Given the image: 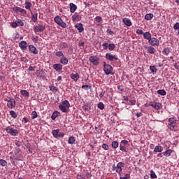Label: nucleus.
Instances as JSON below:
<instances>
[{
  "label": "nucleus",
  "instance_id": "nucleus-35",
  "mask_svg": "<svg viewBox=\"0 0 179 179\" xmlns=\"http://www.w3.org/2000/svg\"><path fill=\"white\" fill-rule=\"evenodd\" d=\"M62 106H64L67 107V108H69V107H71V104L69 103V101H68V100H64L62 102Z\"/></svg>",
  "mask_w": 179,
  "mask_h": 179
},
{
  "label": "nucleus",
  "instance_id": "nucleus-24",
  "mask_svg": "<svg viewBox=\"0 0 179 179\" xmlns=\"http://www.w3.org/2000/svg\"><path fill=\"white\" fill-rule=\"evenodd\" d=\"M59 110H61V111H62V113H66V111H68L69 108L65 106L64 105L59 104Z\"/></svg>",
  "mask_w": 179,
  "mask_h": 179
},
{
  "label": "nucleus",
  "instance_id": "nucleus-41",
  "mask_svg": "<svg viewBox=\"0 0 179 179\" xmlns=\"http://www.w3.org/2000/svg\"><path fill=\"white\" fill-rule=\"evenodd\" d=\"M118 141H113L112 143V148H113V149H117V148H118Z\"/></svg>",
  "mask_w": 179,
  "mask_h": 179
},
{
  "label": "nucleus",
  "instance_id": "nucleus-15",
  "mask_svg": "<svg viewBox=\"0 0 179 179\" xmlns=\"http://www.w3.org/2000/svg\"><path fill=\"white\" fill-rule=\"evenodd\" d=\"M19 45H20L21 50H22L24 51L27 50V43H26V41H21Z\"/></svg>",
  "mask_w": 179,
  "mask_h": 179
},
{
  "label": "nucleus",
  "instance_id": "nucleus-37",
  "mask_svg": "<svg viewBox=\"0 0 179 179\" xmlns=\"http://www.w3.org/2000/svg\"><path fill=\"white\" fill-rule=\"evenodd\" d=\"M75 137L71 136L69 137L68 142L70 145H73V143H75Z\"/></svg>",
  "mask_w": 179,
  "mask_h": 179
},
{
  "label": "nucleus",
  "instance_id": "nucleus-48",
  "mask_svg": "<svg viewBox=\"0 0 179 179\" xmlns=\"http://www.w3.org/2000/svg\"><path fill=\"white\" fill-rule=\"evenodd\" d=\"M73 20H79L80 19V16L79 15H73L72 16Z\"/></svg>",
  "mask_w": 179,
  "mask_h": 179
},
{
  "label": "nucleus",
  "instance_id": "nucleus-59",
  "mask_svg": "<svg viewBox=\"0 0 179 179\" xmlns=\"http://www.w3.org/2000/svg\"><path fill=\"white\" fill-rule=\"evenodd\" d=\"M136 34H144L145 33L143 32V31L142 29H137L136 30Z\"/></svg>",
  "mask_w": 179,
  "mask_h": 179
},
{
  "label": "nucleus",
  "instance_id": "nucleus-25",
  "mask_svg": "<svg viewBox=\"0 0 179 179\" xmlns=\"http://www.w3.org/2000/svg\"><path fill=\"white\" fill-rule=\"evenodd\" d=\"M71 79H73V80L77 82V80H79V78H80L79 73H76V74L72 73L71 75Z\"/></svg>",
  "mask_w": 179,
  "mask_h": 179
},
{
  "label": "nucleus",
  "instance_id": "nucleus-60",
  "mask_svg": "<svg viewBox=\"0 0 179 179\" xmlns=\"http://www.w3.org/2000/svg\"><path fill=\"white\" fill-rule=\"evenodd\" d=\"M103 50H107L108 48V43H106L102 45Z\"/></svg>",
  "mask_w": 179,
  "mask_h": 179
},
{
  "label": "nucleus",
  "instance_id": "nucleus-20",
  "mask_svg": "<svg viewBox=\"0 0 179 179\" xmlns=\"http://www.w3.org/2000/svg\"><path fill=\"white\" fill-rule=\"evenodd\" d=\"M36 75L38 78H44V76H45V74L43 70H38L36 71Z\"/></svg>",
  "mask_w": 179,
  "mask_h": 179
},
{
  "label": "nucleus",
  "instance_id": "nucleus-18",
  "mask_svg": "<svg viewBox=\"0 0 179 179\" xmlns=\"http://www.w3.org/2000/svg\"><path fill=\"white\" fill-rule=\"evenodd\" d=\"M69 6H70V12L71 13H74L76 9H78V6H76V5L74 4L73 3H70Z\"/></svg>",
  "mask_w": 179,
  "mask_h": 179
},
{
  "label": "nucleus",
  "instance_id": "nucleus-43",
  "mask_svg": "<svg viewBox=\"0 0 179 179\" xmlns=\"http://www.w3.org/2000/svg\"><path fill=\"white\" fill-rule=\"evenodd\" d=\"M97 107L100 110H104V103H103V102H99L97 105Z\"/></svg>",
  "mask_w": 179,
  "mask_h": 179
},
{
  "label": "nucleus",
  "instance_id": "nucleus-42",
  "mask_svg": "<svg viewBox=\"0 0 179 179\" xmlns=\"http://www.w3.org/2000/svg\"><path fill=\"white\" fill-rule=\"evenodd\" d=\"M150 178H153V179L157 178V176L153 171H150Z\"/></svg>",
  "mask_w": 179,
  "mask_h": 179
},
{
  "label": "nucleus",
  "instance_id": "nucleus-64",
  "mask_svg": "<svg viewBox=\"0 0 179 179\" xmlns=\"http://www.w3.org/2000/svg\"><path fill=\"white\" fill-rule=\"evenodd\" d=\"M77 179H86V178L85 176H83V175H78Z\"/></svg>",
  "mask_w": 179,
  "mask_h": 179
},
{
  "label": "nucleus",
  "instance_id": "nucleus-57",
  "mask_svg": "<svg viewBox=\"0 0 179 179\" xmlns=\"http://www.w3.org/2000/svg\"><path fill=\"white\" fill-rule=\"evenodd\" d=\"M95 20L96 22H97V23H100V22H101V17L100 16L96 17Z\"/></svg>",
  "mask_w": 179,
  "mask_h": 179
},
{
  "label": "nucleus",
  "instance_id": "nucleus-39",
  "mask_svg": "<svg viewBox=\"0 0 179 179\" xmlns=\"http://www.w3.org/2000/svg\"><path fill=\"white\" fill-rule=\"evenodd\" d=\"M150 69L152 73H156V72H157V69H156V66H150Z\"/></svg>",
  "mask_w": 179,
  "mask_h": 179
},
{
  "label": "nucleus",
  "instance_id": "nucleus-29",
  "mask_svg": "<svg viewBox=\"0 0 179 179\" xmlns=\"http://www.w3.org/2000/svg\"><path fill=\"white\" fill-rule=\"evenodd\" d=\"M38 16V14L37 13L33 14V13H31V20L32 22H34V23H36V22H37Z\"/></svg>",
  "mask_w": 179,
  "mask_h": 179
},
{
  "label": "nucleus",
  "instance_id": "nucleus-45",
  "mask_svg": "<svg viewBox=\"0 0 179 179\" xmlns=\"http://www.w3.org/2000/svg\"><path fill=\"white\" fill-rule=\"evenodd\" d=\"M50 90H51V92H58V88H57V87H55V86L51 85V86H50Z\"/></svg>",
  "mask_w": 179,
  "mask_h": 179
},
{
  "label": "nucleus",
  "instance_id": "nucleus-55",
  "mask_svg": "<svg viewBox=\"0 0 179 179\" xmlns=\"http://www.w3.org/2000/svg\"><path fill=\"white\" fill-rule=\"evenodd\" d=\"M11 27H13V29H16V27H17V22H13L11 23Z\"/></svg>",
  "mask_w": 179,
  "mask_h": 179
},
{
  "label": "nucleus",
  "instance_id": "nucleus-2",
  "mask_svg": "<svg viewBox=\"0 0 179 179\" xmlns=\"http://www.w3.org/2000/svg\"><path fill=\"white\" fill-rule=\"evenodd\" d=\"M6 101H7V107L10 110L16 107V101L13 98L8 97V99H6Z\"/></svg>",
  "mask_w": 179,
  "mask_h": 179
},
{
  "label": "nucleus",
  "instance_id": "nucleus-32",
  "mask_svg": "<svg viewBox=\"0 0 179 179\" xmlns=\"http://www.w3.org/2000/svg\"><path fill=\"white\" fill-rule=\"evenodd\" d=\"M158 94H160V96H166L167 93L166 92V90H159L157 91Z\"/></svg>",
  "mask_w": 179,
  "mask_h": 179
},
{
  "label": "nucleus",
  "instance_id": "nucleus-4",
  "mask_svg": "<svg viewBox=\"0 0 179 179\" xmlns=\"http://www.w3.org/2000/svg\"><path fill=\"white\" fill-rule=\"evenodd\" d=\"M90 62L94 65H99L100 64V58L97 56H91L89 59Z\"/></svg>",
  "mask_w": 179,
  "mask_h": 179
},
{
  "label": "nucleus",
  "instance_id": "nucleus-61",
  "mask_svg": "<svg viewBox=\"0 0 179 179\" xmlns=\"http://www.w3.org/2000/svg\"><path fill=\"white\" fill-rule=\"evenodd\" d=\"M84 108L85 110H87V111H89V110H90V106H89V104H85Z\"/></svg>",
  "mask_w": 179,
  "mask_h": 179
},
{
  "label": "nucleus",
  "instance_id": "nucleus-22",
  "mask_svg": "<svg viewBox=\"0 0 179 179\" xmlns=\"http://www.w3.org/2000/svg\"><path fill=\"white\" fill-rule=\"evenodd\" d=\"M20 93L23 97H30V93L27 90H22L20 91Z\"/></svg>",
  "mask_w": 179,
  "mask_h": 179
},
{
  "label": "nucleus",
  "instance_id": "nucleus-19",
  "mask_svg": "<svg viewBox=\"0 0 179 179\" xmlns=\"http://www.w3.org/2000/svg\"><path fill=\"white\" fill-rule=\"evenodd\" d=\"M29 51L32 52V54H38V51H37V49L33 45H29Z\"/></svg>",
  "mask_w": 179,
  "mask_h": 179
},
{
  "label": "nucleus",
  "instance_id": "nucleus-1",
  "mask_svg": "<svg viewBox=\"0 0 179 179\" xmlns=\"http://www.w3.org/2000/svg\"><path fill=\"white\" fill-rule=\"evenodd\" d=\"M171 131H177V120L173 117H171L169 119L168 124Z\"/></svg>",
  "mask_w": 179,
  "mask_h": 179
},
{
  "label": "nucleus",
  "instance_id": "nucleus-9",
  "mask_svg": "<svg viewBox=\"0 0 179 179\" xmlns=\"http://www.w3.org/2000/svg\"><path fill=\"white\" fill-rule=\"evenodd\" d=\"M150 106H151V107H153V108H155V110H160L163 108V105L157 102H151L150 103Z\"/></svg>",
  "mask_w": 179,
  "mask_h": 179
},
{
  "label": "nucleus",
  "instance_id": "nucleus-6",
  "mask_svg": "<svg viewBox=\"0 0 179 179\" xmlns=\"http://www.w3.org/2000/svg\"><path fill=\"white\" fill-rule=\"evenodd\" d=\"M103 71L106 73V75H114V73H113V66L111 65H105V67H103Z\"/></svg>",
  "mask_w": 179,
  "mask_h": 179
},
{
  "label": "nucleus",
  "instance_id": "nucleus-49",
  "mask_svg": "<svg viewBox=\"0 0 179 179\" xmlns=\"http://www.w3.org/2000/svg\"><path fill=\"white\" fill-rule=\"evenodd\" d=\"M120 149L122 152H127V148L121 144L120 145Z\"/></svg>",
  "mask_w": 179,
  "mask_h": 179
},
{
  "label": "nucleus",
  "instance_id": "nucleus-31",
  "mask_svg": "<svg viewBox=\"0 0 179 179\" xmlns=\"http://www.w3.org/2000/svg\"><path fill=\"white\" fill-rule=\"evenodd\" d=\"M0 166L1 167H6L8 166V162L5 159H0Z\"/></svg>",
  "mask_w": 179,
  "mask_h": 179
},
{
  "label": "nucleus",
  "instance_id": "nucleus-52",
  "mask_svg": "<svg viewBox=\"0 0 179 179\" xmlns=\"http://www.w3.org/2000/svg\"><path fill=\"white\" fill-rule=\"evenodd\" d=\"M174 30H178L179 31V22H176L173 26Z\"/></svg>",
  "mask_w": 179,
  "mask_h": 179
},
{
  "label": "nucleus",
  "instance_id": "nucleus-36",
  "mask_svg": "<svg viewBox=\"0 0 179 179\" xmlns=\"http://www.w3.org/2000/svg\"><path fill=\"white\" fill-rule=\"evenodd\" d=\"M10 115H11L12 118H17V114H16V112H15V110H10Z\"/></svg>",
  "mask_w": 179,
  "mask_h": 179
},
{
  "label": "nucleus",
  "instance_id": "nucleus-44",
  "mask_svg": "<svg viewBox=\"0 0 179 179\" xmlns=\"http://www.w3.org/2000/svg\"><path fill=\"white\" fill-rule=\"evenodd\" d=\"M16 22H17V26H21V27L24 26V23L22 20H17Z\"/></svg>",
  "mask_w": 179,
  "mask_h": 179
},
{
  "label": "nucleus",
  "instance_id": "nucleus-27",
  "mask_svg": "<svg viewBox=\"0 0 179 179\" xmlns=\"http://www.w3.org/2000/svg\"><path fill=\"white\" fill-rule=\"evenodd\" d=\"M84 177L86 179H90L92 177V172H89V171H84Z\"/></svg>",
  "mask_w": 179,
  "mask_h": 179
},
{
  "label": "nucleus",
  "instance_id": "nucleus-46",
  "mask_svg": "<svg viewBox=\"0 0 179 179\" xmlns=\"http://www.w3.org/2000/svg\"><path fill=\"white\" fill-rule=\"evenodd\" d=\"M55 56L56 57H64V53L62 51H58L55 52Z\"/></svg>",
  "mask_w": 179,
  "mask_h": 179
},
{
  "label": "nucleus",
  "instance_id": "nucleus-26",
  "mask_svg": "<svg viewBox=\"0 0 179 179\" xmlns=\"http://www.w3.org/2000/svg\"><path fill=\"white\" fill-rule=\"evenodd\" d=\"M171 153H173V150H167L166 151L162 152V155L166 156V157H169V156H171Z\"/></svg>",
  "mask_w": 179,
  "mask_h": 179
},
{
  "label": "nucleus",
  "instance_id": "nucleus-5",
  "mask_svg": "<svg viewBox=\"0 0 179 179\" xmlns=\"http://www.w3.org/2000/svg\"><path fill=\"white\" fill-rule=\"evenodd\" d=\"M55 22L57 24H59V26H61V27H62L63 29H65L66 27V23L64 22V21H62V19H61V17L58 16L55 17Z\"/></svg>",
  "mask_w": 179,
  "mask_h": 179
},
{
  "label": "nucleus",
  "instance_id": "nucleus-63",
  "mask_svg": "<svg viewBox=\"0 0 179 179\" xmlns=\"http://www.w3.org/2000/svg\"><path fill=\"white\" fill-rule=\"evenodd\" d=\"M15 145H16V146H17L19 148V147L22 146V142H20L19 141H16Z\"/></svg>",
  "mask_w": 179,
  "mask_h": 179
},
{
  "label": "nucleus",
  "instance_id": "nucleus-47",
  "mask_svg": "<svg viewBox=\"0 0 179 179\" xmlns=\"http://www.w3.org/2000/svg\"><path fill=\"white\" fill-rule=\"evenodd\" d=\"M114 48H115V45L114 43H110L108 45V50H110V51H113Z\"/></svg>",
  "mask_w": 179,
  "mask_h": 179
},
{
  "label": "nucleus",
  "instance_id": "nucleus-51",
  "mask_svg": "<svg viewBox=\"0 0 179 179\" xmlns=\"http://www.w3.org/2000/svg\"><path fill=\"white\" fill-rule=\"evenodd\" d=\"M105 94H106V91L102 90L101 92L99 94L100 99H103V97H104Z\"/></svg>",
  "mask_w": 179,
  "mask_h": 179
},
{
  "label": "nucleus",
  "instance_id": "nucleus-50",
  "mask_svg": "<svg viewBox=\"0 0 179 179\" xmlns=\"http://www.w3.org/2000/svg\"><path fill=\"white\" fill-rule=\"evenodd\" d=\"M82 89H84L85 90H88V89H92V86H89L87 85H84L82 87Z\"/></svg>",
  "mask_w": 179,
  "mask_h": 179
},
{
  "label": "nucleus",
  "instance_id": "nucleus-53",
  "mask_svg": "<svg viewBox=\"0 0 179 179\" xmlns=\"http://www.w3.org/2000/svg\"><path fill=\"white\" fill-rule=\"evenodd\" d=\"M124 166H125V165H124V164L122 163V162H119V163L117 164V167L118 169H122L121 167H124Z\"/></svg>",
  "mask_w": 179,
  "mask_h": 179
},
{
  "label": "nucleus",
  "instance_id": "nucleus-56",
  "mask_svg": "<svg viewBox=\"0 0 179 179\" xmlns=\"http://www.w3.org/2000/svg\"><path fill=\"white\" fill-rule=\"evenodd\" d=\"M122 171V168H117L116 169V172L117 173V174H119L120 176H121V172Z\"/></svg>",
  "mask_w": 179,
  "mask_h": 179
},
{
  "label": "nucleus",
  "instance_id": "nucleus-12",
  "mask_svg": "<svg viewBox=\"0 0 179 179\" xmlns=\"http://www.w3.org/2000/svg\"><path fill=\"white\" fill-rule=\"evenodd\" d=\"M14 153L17 157V160H20L22 159V150H20V148L15 149Z\"/></svg>",
  "mask_w": 179,
  "mask_h": 179
},
{
  "label": "nucleus",
  "instance_id": "nucleus-11",
  "mask_svg": "<svg viewBox=\"0 0 179 179\" xmlns=\"http://www.w3.org/2000/svg\"><path fill=\"white\" fill-rule=\"evenodd\" d=\"M106 58L108 61H114L115 59L116 61H118V57H115V56L111 55V53H106Z\"/></svg>",
  "mask_w": 179,
  "mask_h": 179
},
{
  "label": "nucleus",
  "instance_id": "nucleus-34",
  "mask_svg": "<svg viewBox=\"0 0 179 179\" xmlns=\"http://www.w3.org/2000/svg\"><path fill=\"white\" fill-rule=\"evenodd\" d=\"M52 134L55 138H58L59 134V129L52 130Z\"/></svg>",
  "mask_w": 179,
  "mask_h": 179
},
{
  "label": "nucleus",
  "instance_id": "nucleus-8",
  "mask_svg": "<svg viewBox=\"0 0 179 179\" xmlns=\"http://www.w3.org/2000/svg\"><path fill=\"white\" fill-rule=\"evenodd\" d=\"M149 44L152 45V47H155L156 45H159L160 44V41L156 38H151L150 41H148Z\"/></svg>",
  "mask_w": 179,
  "mask_h": 179
},
{
  "label": "nucleus",
  "instance_id": "nucleus-14",
  "mask_svg": "<svg viewBox=\"0 0 179 179\" xmlns=\"http://www.w3.org/2000/svg\"><path fill=\"white\" fill-rule=\"evenodd\" d=\"M52 68L53 69H55L57 72H61V71H62V64H53Z\"/></svg>",
  "mask_w": 179,
  "mask_h": 179
},
{
  "label": "nucleus",
  "instance_id": "nucleus-28",
  "mask_svg": "<svg viewBox=\"0 0 179 179\" xmlns=\"http://www.w3.org/2000/svg\"><path fill=\"white\" fill-rule=\"evenodd\" d=\"M60 114L61 113L59 112H58V111L53 112V113L52 114V116H51V119L52 120H55V118H57V117L59 116Z\"/></svg>",
  "mask_w": 179,
  "mask_h": 179
},
{
  "label": "nucleus",
  "instance_id": "nucleus-30",
  "mask_svg": "<svg viewBox=\"0 0 179 179\" xmlns=\"http://www.w3.org/2000/svg\"><path fill=\"white\" fill-rule=\"evenodd\" d=\"M153 14L152 13H148L145 15V20H152L153 19Z\"/></svg>",
  "mask_w": 179,
  "mask_h": 179
},
{
  "label": "nucleus",
  "instance_id": "nucleus-7",
  "mask_svg": "<svg viewBox=\"0 0 179 179\" xmlns=\"http://www.w3.org/2000/svg\"><path fill=\"white\" fill-rule=\"evenodd\" d=\"M45 30V26L43 24H38L34 27L35 33H43V31Z\"/></svg>",
  "mask_w": 179,
  "mask_h": 179
},
{
  "label": "nucleus",
  "instance_id": "nucleus-17",
  "mask_svg": "<svg viewBox=\"0 0 179 179\" xmlns=\"http://www.w3.org/2000/svg\"><path fill=\"white\" fill-rule=\"evenodd\" d=\"M59 62H61L63 65H68V62H69V60L66 57L63 56L61 57Z\"/></svg>",
  "mask_w": 179,
  "mask_h": 179
},
{
  "label": "nucleus",
  "instance_id": "nucleus-3",
  "mask_svg": "<svg viewBox=\"0 0 179 179\" xmlns=\"http://www.w3.org/2000/svg\"><path fill=\"white\" fill-rule=\"evenodd\" d=\"M6 131L12 136H16L19 134V131H17V129L10 127H7L6 128Z\"/></svg>",
  "mask_w": 179,
  "mask_h": 179
},
{
  "label": "nucleus",
  "instance_id": "nucleus-23",
  "mask_svg": "<svg viewBox=\"0 0 179 179\" xmlns=\"http://www.w3.org/2000/svg\"><path fill=\"white\" fill-rule=\"evenodd\" d=\"M154 152L155 153H159L160 152H163V147H162L161 145H157L155 146V149H154Z\"/></svg>",
  "mask_w": 179,
  "mask_h": 179
},
{
  "label": "nucleus",
  "instance_id": "nucleus-13",
  "mask_svg": "<svg viewBox=\"0 0 179 179\" xmlns=\"http://www.w3.org/2000/svg\"><path fill=\"white\" fill-rule=\"evenodd\" d=\"M144 48L148 50V54H155L156 49L152 46H144Z\"/></svg>",
  "mask_w": 179,
  "mask_h": 179
},
{
  "label": "nucleus",
  "instance_id": "nucleus-38",
  "mask_svg": "<svg viewBox=\"0 0 179 179\" xmlns=\"http://www.w3.org/2000/svg\"><path fill=\"white\" fill-rule=\"evenodd\" d=\"M31 3L29 2V1H26L25 2V9H29L30 10V8H31Z\"/></svg>",
  "mask_w": 179,
  "mask_h": 179
},
{
  "label": "nucleus",
  "instance_id": "nucleus-54",
  "mask_svg": "<svg viewBox=\"0 0 179 179\" xmlns=\"http://www.w3.org/2000/svg\"><path fill=\"white\" fill-rule=\"evenodd\" d=\"M102 148L103 149H104V150H108L109 148H108V145L106 144V143H103L102 145Z\"/></svg>",
  "mask_w": 179,
  "mask_h": 179
},
{
  "label": "nucleus",
  "instance_id": "nucleus-21",
  "mask_svg": "<svg viewBox=\"0 0 179 179\" xmlns=\"http://www.w3.org/2000/svg\"><path fill=\"white\" fill-rule=\"evenodd\" d=\"M143 36V38H145V40H148V41H150V40L152 38V34H150V32H145Z\"/></svg>",
  "mask_w": 179,
  "mask_h": 179
},
{
  "label": "nucleus",
  "instance_id": "nucleus-10",
  "mask_svg": "<svg viewBox=\"0 0 179 179\" xmlns=\"http://www.w3.org/2000/svg\"><path fill=\"white\" fill-rule=\"evenodd\" d=\"M75 27L77 29L79 33H83V31H85V28L83 27V24L82 23L76 24Z\"/></svg>",
  "mask_w": 179,
  "mask_h": 179
},
{
  "label": "nucleus",
  "instance_id": "nucleus-58",
  "mask_svg": "<svg viewBox=\"0 0 179 179\" xmlns=\"http://www.w3.org/2000/svg\"><path fill=\"white\" fill-rule=\"evenodd\" d=\"M20 9L21 8L20 7L17 6V7H14L13 8V10H14L15 12H20Z\"/></svg>",
  "mask_w": 179,
  "mask_h": 179
},
{
  "label": "nucleus",
  "instance_id": "nucleus-62",
  "mask_svg": "<svg viewBox=\"0 0 179 179\" xmlns=\"http://www.w3.org/2000/svg\"><path fill=\"white\" fill-rule=\"evenodd\" d=\"M117 90H120V92H124V87L122 85H119L117 87Z\"/></svg>",
  "mask_w": 179,
  "mask_h": 179
},
{
  "label": "nucleus",
  "instance_id": "nucleus-16",
  "mask_svg": "<svg viewBox=\"0 0 179 179\" xmlns=\"http://www.w3.org/2000/svg\"><path fill=\"white\" fill-rule=\"evenodd\" d=\"M122 22L128 27L132 26V22H131V20H129V18H123Z\"/></svg>",
  "mask_w": 179,
  "mask_h": 179
},
{
  "label": "nucleus",
  "instance_id": "nucleus-33",
  "mask_svg": "<svg viewBox=\"0 0 179 179\" xmlns=\"http://www.w3.org/2000/svg\"><path fill=\"white\" fill-rule=\"evenodd\" d=\"M162 54L164 55H169V54H170V49L169 48H165L163 50H162Z\"/></svg>",
  "mask_w": 179,
  "mask_h": 179
},
{
  "label": "nucleus",
  "instance_id": "nucleus-40",
  "mask_svg": "<svg viewBox=\"0 0 179 179\" xmlns=\"http://www.w3.org/2000/svg\"><path fill=\"white\" fill-rule=\"evenodd\" d=\"M37 117H38L37 112L33 111L32 113L31 114V120H34V119L37 118Z\"/></svg>",
  "mask_w": 179,
  "mask_h": 179
}]
</instances>
